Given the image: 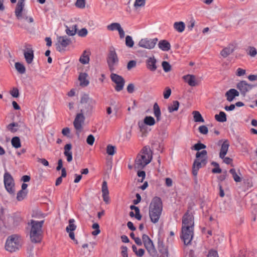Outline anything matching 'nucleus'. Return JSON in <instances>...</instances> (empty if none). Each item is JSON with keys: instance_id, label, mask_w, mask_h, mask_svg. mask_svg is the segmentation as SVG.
<instances>
[{"instance_id": "nucleus-1", "label": "nucleus", "mask_w": 257, "mask_h": 257, "mask_svg": "<svg viewBox=\"0 0 257 257\" xmlns=\"http://www.w3.org/2000/svg\"><path fill=\"white\" fill-rule=\"evenodd\" d=\"M194 220L193 214L188 210L182 218L181 239L185 245L190 244L194 235Z\"/></svg>"}, {"instance_id": "nucleus-13", "label": "nucleus", "mask_w": 257, "mask_h": 257, "mask_svg": "<svg viewBox=\"0 0 257 257\" xmlns=\"http://www.w3.org/2000/svg\"><path fill=\"white\" fill-rule=\"evenodd\" d=\"M236 87L241 95L245 96L247 92L252 89L253 85L247 83L245 81H241L237 83Z\"/></svg>"}, {"instance_id": "nucleus-59", "label": "nucleus", "mask_w": 257, "mask_h": 257, "mask_svg": "<svg viewBox=\"0 0 257 257\" xmlns=\"http://www.w3.org/2000/svg\"><path fill=\"white\" fill-rule=\"evenodd\" d=\"M171 93V90L169 88H167L166 91L164 92V97L165 99L168 98Z\"/></svg>"}, {"instance_id": "nucleus-2", "label": "nucleus", "mask_w": 257, "mask_h": 257, "mask_svg": "<svg viewBox=\"0 0 257 257\" xmlns=\"http://www.w3.org/2000/svg\"><path fill=\"white\" fill-rule=\"evenodd\" d=\"M152 154L150 147H144L136 157L135 163V169L141 170L149 164L152 160Z\"/></svg>"}, {"instance_id": "nucleus-60", "label": "nucleus", "mask_w": 257, "mask_h": 257, "mask_svg": "<svg viewBox=\"0 0 257 257\" xmlns=\"http://www.w3.org/2000/svg\"><path fill=\"white\" fill-rule=\"evenodd\" d=\"M244 184H245V187H246V188L247 189L251 188L253 186V183L251 181V180H249V179L246 180L245 181Z\"/></svg>"}, {"instance_id": "nucleus-4", "label": "nucleus", "mask_w": 257, "mask_h": 257, "mask_svg": "<svg viewBox=\"0 0 257 257\" xmlns=\"http://www.w3.org/2000/svg\"><path fill=\"white\" fill-rule=\"evenodd\" d=\"M44 220L35 221L31 220L28 225L30 227V237L31 241L33 243H39L42 239V227Z\"/></svg>"}, {"instance_id": "nucleus-19", "label": "nucleus", "mask_w": 257, "mask_h": 257, "mask_svg": "<svg viewBox=\"0 0 257 257\" xmlns=\"http://www.w3.org/2000/svg\"><path fill=\"white\" fill-rule=\"evenodd\" d=\"M72 145L71 144H66L64 148V155L66 157L67 161L70 162L72 161Z\"/></svg>"}, {"instance_id": "nucleus-17", "label": "nucleus", "mask_w": 257, "mask_h": 257, "mask_svg": "<svg viewBox=\"0 0 257 257\" xmlns=\"http://www.w3.org/2000/svg\"><path fill=\"white\" fill-rule=\"evenodd\" d=\"M26 61L28 64H31L34 59V51L30 47L26 48L24 52Z\"/></svg>"}, {"instance_id": "nucleus-14", "label": "nucleus", "mask_w": 257, "mask_h": 257, "mask_svg": "<svg viewBox=\"0 0 257 257\" xmlns=\"http://www.w3.org/2000/svg\"><path fill=\"white\" fill-rule=\"evenodd\" d=\"M26 0H19L15 9V15L17 19L20 21L23 20V11L25 6V2Z\"/></svg>"}, {"instance_id": "nucleus-38", "label": "nucleus", "mask_w": 257, "mask_h": 257, "mask_svg": "<svg viewBox=\"0 0 257 257\" xmlns=\"http://www.w3.org/2000/svg\"><path fill=\"white\" fill-rule=\"evenodd\" d=\"M12 145L16 148H20L21 147V142L19 138L18 137H14L12 140Z\"/></svg>"}, {"instance_id": "nucleus-25", "label": "nucleus", "mask_w": 257, "mask_h": 257, "mask_svg": "<svg viewBox=\"0 0 257 257\" xmlns=\"http://www.w3.org/2000/svg\"><path fill=\"white\" fill-rule=\"evenodd\" d=\"M88 75L86 73H81L79 74L78 79L80 81V85L85 87L89 84V81L87 79Z\"/></svg>"}, {"instance_id": "nucleus-32", "label": "nucleus", "mask_w": 257, "mask_h": 257, "mask_svg": "<svg viewBox=\"0 0 257 257\" xmlns=\"http://www.w3.org/2000/svg\"><path fill=\"white\" fill-rule=\"evenodd\" d=\"M215 118L217 121L220 122H225L227 120L226 115L223 111H220L219 114H215Z\"/></svg>"}, {"instance_id": "nucleus-23", "label": "nucleus", "mask_w": 257, "mask_h": 257, "mask_svg": "<svg viewBox=\"0 0 257 257\" xmlns=\"http://www.w3.org/2000/svg\"><path fill=\"white\" fill-rule=\"evenodd\" d=\"M229 146V143L227 140H225L222 143L219 153V157L221 159L224 158L226 155L228 148Z\"/></svg>"}, {"instance_id": "nucleus-45", "label": "nucleus", "mask_w": 257, "mask_h": 257, "mask_svg": "<svg viewBox=\"0 0 257 257\" xmlns=\"http://www.w3.org/2000/svg\"><path fill=\"white\" fill-rule=\"evenodd\" d=\"M92 228L93 229H95V230L92 232V234L93 235H97L98 234L100 230L99 229V224L97 223H95L92 225Z\"/></svg>"}, {"instance_id": "nucleus-31", "label": "nucleus", "mask_w": 257, "mask_h": 257, "mask_svg": "<svg viewBox=\"0 0 257 257\" xmlns=\"http://www.w3.org/2000/svg\"><path fill=\"white\" fill-rule=\"evenodd\" d=\"M179 106V102L177 100H175L168 106V109L169 112L172 113L174 111H177Z\"/></svg>"}, {"instance_id": "nucleus-30", "label": "nucleus", "mask_w": 257, "mask_h": 257, "mask_svg": "<svg viewBox=\"0 0 257 257\" xmlns=\"http://www.w3.org/2000/svg\"><path fill=\"white\" fill-rule=\"evenodd\" d=\"M66 28L65 32L69 36H74L76 33L77 30L76 25H73L69 27L66 26Z\"/></svg>"}, {"instance_id": "nucleus-58", "label": "nucleus", "mask_w": 257, "mask_h": 257, "mask_svg": "<svg viewBox=\"0 0 257 257\" xmlns=\"http://www.w3.org/2000/svg\"><path fill=\"white\" fill-rule=\"evenodd\" d=\"M245 70L238 68L236 70V74L238 76H243L245 74Z\"/></svg>"}, {"instance_id": "nucleus-36", "label": "nucleus", "mask_w": 257, "mask_h": 257, "mask_svg": "<svg viewBox=\"0 0 257 257\" xmlns=\"http://www.w3.org/2000/svg\"><path fill=\"white\" fill-rule=\"evenodd\" d=\"M15 65L16 70L20 74H24L25 73L26 68L23 64L20 62H16L15 63Z\"/></svg>"}, {"instance_id": "nucleus-21", "label": "nucleus", "mask_w": 257, "mask_h": 257, "mask_svg": "<svg viewBox=\"0 0 257 257\" xmlns=\"http://www.w3.org/2000/svg\"><path fill=\"white\" fill-rule=\"evenodd\" d=\"M183 78L191 86H195L198 84L196 77L193 75L188 74L184 76Z\"/></svg>"}, {"instance_id": "nucleus-40", "label": "nucleus", "mask_w": 257, "mask_h": 257, "mask_svg": "<svg viewBox=\"0 0 257 257\" xmlns=\"http://www.w3.org/2000/svg\"><path fill=\"white\" fill-rule=\"evenodd\" d=\"M229 172L232 174V177L234 180L236 182H239L241 181L240 177L236 174L235 170L234 169H231L229 170Z\"/></svg>"}, {"instance_id": "nucleus-51", "label": "nucleus", "mask_w": 257, "mask_h": 257, "mask_svg": "<svg viewBox=\"0 0 257 257\" xmlns=\"http://www.w3.org/2000/svg\"><path fill=\"white\" fill-rule=\"evenodd\" d=\"M207 257H219V256L217 251L211 249L209 251Z\"/></svg>"}, {"instance_id": "nucleus-61", "label": "nucleus", "mask_w": 257, "mask_h": 257, "mask_svg": "<svg viewBox=\"0 0 257 257\" xmlns=\"http://www.w3.org/2000/svg\"><path fill=\"white\" fill-rule=\"evenodd\" d=\"M11 95L14 97H18L19 95V90L17 88H14L11 92Z\"/></svg>"}, {"instance_id": "nucleus-49", "label": "nucleus", "mask_w": 257, "mask_h": 257, "mask_svg": "<svg viewBox=\"0 0 257 257\" xmlns=\"http://www.w3.org/2000/svg\"><path fill=\"white\" fill-rule=\"evenodd\" d=\"M206 146L202 143H198L196 144L194 146V149L197 151H199L201 149L206 148Z\"/></svg>"}, {"instance_id": "nucleus-33", "label": "nucleus", "mask_w": 257, "mask_h": 257, "mask_svg": "<svg viewBox=\"0 0 257 257\" xmlns=\"http://www.w3.org/2000/svg\"><path fill=\"white\" fill-rule=\"evenodd\" d=\"M194 120L195 122H204V119L201 113L198 111H194L192 112Z\"/></svg>"}, {"instance_id": "nucleus-50", "label": "nucleus", "mask_w": 257, "mask_h": 257, "mask_svg": "<svg viewBox=\"0 0 257 257\" xmlns=\"http://www.w3.org/2000/svg\"><path fill=\"white\" fill-rule=\"evenodd\" d=\"M146 0H136L134 3V7L135 8L143 7L145 4Z\"/></svg>"}, {"instance_id": "nucleus-56", "label": "nucleus", "mask_w": 257, "mask_h": 257, "mask_svg": "<svg viewBox=\"0 0 257 257\" xmlns=\"http://www.w3.org/2000/svg\"><path fill=\"white\" fill-rule=\"evenodd\" d=\"M121 255L123 257H128L127 255V248L125 246H122L121 247Z\"/></svg>"}, {"instance_id": "nucleus-7", "label": "nucleus", "mask_w": 257, "mask_h": 257, "mask_svg": "<svg viewBox=\"0 0 257 257\" xmlns=\"http://www.w3.org/2000/svg\"><path fill=\"white\" fill-rule=\"evenodd\" d=\"M4 181L7 191L12 195L15 194L14 181L12 175L8 172H6L4 176Z\"/></svg>"}, {"instance_id": "nucleus-22", "label": "nucleus", "mask_w": 257, "mask_h": 257, "mask_svg": "<svg viewBox=\"0 0 257 257\" xmlns=\"http://www.w3.org/2000/svg\"><path fill=\"white\" fill-rule=\"evenodd\" d=\"M239 93L235 89H230L225 93V96L226 97L227 100L231 102L236 96H238Z\"/></svg>"}, {"instance_id": "nucleus-64", "label": "nucleus", "mask_w": 257, "mask_h": 257, "mask_svg": "<svg viewBox=\"0 0 257 257\" xmlns=\"http://www.w3.org/2000/svg\"><path fill=\"white\" fill-rule=\"evenodd\" d=\"M137 174L139 177H142V180L141 182H143V180L145 179L146 177L145 172L144 171H138Z\"/></svg>"}, {"instance_id": "nucleus-42", "label": "nucleus", "mask_w": 257, "mask_h": 257, "mask_svg": "<svg viewBox=\"0 0 257 257\" xmlns=\"http://www.w3.org/2000/svg\"><path fill=\"white\" fill-rule=\"evenodd\" d=\"M159 250L162 254L168 256V249L162 243L159 244Z\"/></svg>"}, {"instance_id": "nucleus-26", "label": "nucleus", "mask_w": 257, "mask_h": 257, "mask_svg": "<svg viewBox=\"0 0 257 257\" xmlns=\"http://www.w3.org/2000/svg\"><path fill=\"white\" fill-rule=\"evenodd\" d=\"M153 112L157 121H160L161 119V112L159 105L156 102L153 105Z\"/></svg>"}, {"instance_id": "nucleus-48", "label": "nucleus", "mask_w": 257, "mask_h": 257, "mask_svg": "<svg viewBox=\"0 0 257 257\" xmlns=\"http://www.w3.org/2000/svg\"><path fill=\"white\" fill-rule=\"evenodd\" d=\"M199 132L203 134L206 135L208 132V129L205 125H201L198 128Z\"/></svg>"}, {"instance_id": "nucleus-28", "label": "nucleus", "mask_w": 257, "mask_h": 257, "mask_svg": "<svg viewBox=\"0 0 257 257\" xmlns=\"http://www.w3.org/2000/svg\"><path fill=\"white\" fill-rule=\"evenodd\" d=\"M197 159H202V162L203 165H205L207 163V151L203 150L200 152H197L196 154Z\"/></svg>"}, {"instance_id": "nucleus-47", "label": "nucleus", "mask_w": 257, "mask_h": 257, "mask_svg": "<svg viewBox=\"0 0 257 257\" xmlns=\"http://www.w3.org/2000/svg\"><path fill=\"white\" fill-rule=\"evenodd\" d=\"M75 6L79 8H84L85 6V0H77L75 3Z\"/></svg>"}, {"instance_id": "nucleus-20", "label": "nucleus", "mask_w": 257, "mask_h": 257, "mask_svg": "<svg viewBox=\"0 0 257 257\" xmlns=\"http://www.w3.org/2000/svg\"><path fill=\"white\" fill-rule=\"evenodd\" d=\"M234 49L235 46L232 44H230L221 51L220 54L223 57L226 58L231 54Z\"/></svg>"}, {"instance_id": "nucleus-11", "label": "nucleus", "mask_w": 257, "mask_h": 257, "mask_svg": "<svg viewBox=\"0 0 257 257\" xmlns=\"http://www.w3.org/2000/svg\"><path fill=\"white\" fill-rule=\"evenodd\" d=\"M158 40L157 38L152 39H143L139 42V46L144 48L152 49L155 47Z\"/></svg>"}, {"instance_id": "nucleus-63", "label": "nucleus", "mask_w": 257, "mask_h": 257, "mask_svg": "<svg viewBox=\"0 0 257 257\" xmlns=\"http://www.w3.org/2000/svg\"><path fill=\"white\" fill-rule=\"evenodd\" d=\"M134 85L132 83L129 84L127 86V91L128 93H132L134 91Z\"/></svg>"}, {"instance_id": "nucleus-53", "label": "nucleus", "mask_w": 257, "mask_h": 257, "mask_svg": "<svg viewBox=\"0 0 257 257\" xmlns=\"http://www.w3.org/2000/svg\"><path fill=\"white\" fill-rule=\"evenodd\" d=\"M94 136L92 135H90L87 138L86 142L88 145L92 146L94 143Z\"/></svg>"}, {"instance_id": "nucleus-46", "label": "nucleus", "mask_w": 257, "mask_h": 257, "mask_svg": "<svg viewBox=\"0 0 257 257\" xmlns=\"http://www.w3.org/2000/svg\"><path fill=\"white\" fill-rule=\"evenodd\" d=\"M106 152L109 155H113L115 153V147L111 145L107 146Z\"/></svg>"}, {"instance_id": "nucleus-10", "label": "nucleus", "mask_w": 257, "mask_h": 257, "mask_svg": "<svg viewBox=\"0 0 257 257\" xmlns=\"http://www.w3.org/2000/svg\"><path fill=\"white\" fill-rule=\"evenodd\" d=\"M71 43V40L66 36H59L57 37L56 49L59 52H63L67 46Z\"/></svg>"}, {"instance_id": "nucleus-3", "label": "nucleus", "mask_w": 257, "mask_h": 257, "mask_svg": "<svg viewBox=\"0 0 257 257\" xmlns=\"http://www.w3.org/2000/svg\"><path fill=\"white\" fill-rule=\"evenodd\" d=\"M162 210L163 205L161 198L158 197L154 198L149 206V216L153 223H156L159 221Z\"/></svg>"}, {"instance_id": "nucleus-6", "label": "nucleus", "mask_w": 257, "mask_h": 257, "mask_svg": "<svg viewBox=\"0 0 257 257\" xmlns=\"http://www.w3.org/2000/svg\"><path fill=\"white\" fill-rule=\"evenodd\" d=\"M107 63L110 71H113L115 66L118 63V58L114 47H111L109 49V52L107 57Z\"/></svg>"}, {"instance_id": "nucleus-44", "label": "nucleus", "mask_w": 257, "mask_h": 257, "mask_svg": "<svg viewBox=\"0 0 257 257\" xmlns=\"http://www.w3.org/2000/svg\"><path fill=\"white\" fill-rule=\"evenodd\" d=\"M202 166H204L202 162V159L200 160V159H196L194 163L193 167L194 168H196L197 169H199Z\"/></svg>"}, {"instance_id": "nucleus-24", "label": "nucleus", "mask_w": 257, "mask_h": 257, "mask_svg": "<svg viewBox=\"0 0 257 257\" xmlns=\"http://www.w3.org/2000/svg\"><path fill=\"white\" fill-rule=\"evenodd\" d=\"M158 45L159 48L163 51H168L171 49L170 43L166 40L160 41Z\"/></svg>"}, {"instance_id": "nucleus-57", "label": "nucleus", "mask_w": 257, "mask_h": 257, "mask_svg": "<svg viewBox=\"0 0 257 257\" xmlns=\"http://www.w3.org/2000/svg\"><path fill=\"white\" fill-rule=\"evenodd\" d=\"M87 30L85 28H82L78 32V35L81 37H85L87 35Z\"/></svg>"}, {"instance_id": "nucleus-8", "label": "nucleus", "mask_w": 257, "mask_h": 257, "mask_svg": "<svg viewBox=\"0 0 257 257\" xmlns=\"http://www.w3.org/2000/svg\"><path fill=\"white\" fill-rule=\"evenodd\" d=\"M142 240L149 253L152 256H155L157 251L152 240L149 236L146 234H143L142 236Z\"/></svg>"}, {"instance_id": "nucleus-39", "label": "nucleus", "mask_w": 257, "mask_h": 257, "mask_svg": "<svg viewBox=\"0 0 257 257\" xmlns=\"http://www.w3.org/2000/svg\"><path fill=\"white\" fill-rule=\"evenodd\" d=\"M28 193L27 191L20 190L17 194V199L18 201L23 200L27 196Z\"/></svg>"}, {"instance_id": "nucleus-43", "label": "nucleus", "mask_w": 257, "mask_h": 257, "mask_svg": "<svg viewBox=\"0 0 257 257\" xmlns=\"http://www.w3.org/2000/svg\"><path fill=\"white\" fill-rule=\"evenodd\" d=\"M164 71L165 72H168L171 70V66L167 61H163L162 64Z\"/></svg>"}, {"instance_id": "nucleus-9", "label": "nucleus", "mask_w": 257, "mask_h": 257, "mask_svg": "<svg viewBox=\"0 0 257 257\" xmlns=\"http://www.w3.org/2000/svg\"><path fill=\"white\" fill-rule=\"evenodd\" d=\"M110 78L112 81L115 84L114 88L116 91L119 92L123 89L125 81L121 76L115 73H111Z\"/></svg>"}, {"instance_id": "nucleus-16", "label": "nucleus", "mask_w": 257, "mask_h": 257, "mask_svg": "<svg viewBox=\"0 0 257 257\" xmlns=\"http://www.w3.org/2000/svg\"><path fill=\"white\" fill-rule=\"evenodd\" d=\"M157 60L154 56L149 57L146 60L147 68L151 71H155L157 68L156 65Z\"/></svg>"}, {"instance_id": "nucleus-18", "label": "nucleus", "mask_w": 257, "mask_h": 257, "mask_svg": "<svg viewBox=\"0 0 257 257\" xmlns=\"http://www.w3.org/2000/svg\"><path fill=\"white\" fill-rule=\"evenodd\" d=\"M102 193L103 201L106 203H108L109 202V191L105 181H104L102 184Z\"/></svg>"}, {"instance_id": "nucleus-54", "label": "nucleus", "mask_w": 257, "mask_h": 257, "mask_svg": "<svg viewBox=\"0 0 257 257\" xmlns=\"http://www.w3.org/2000/svg\"><path fill=\"white\" fill-rule=\"evenodd\" d=\"M257 52L256 49L253 47L249 48V52L248 54L251 57H254L256 55Z\"/></svg>"}, {"instance_id": "nucleus-12", "label": "nucleus", "mask_w": 257, "mask_h": 257, "mask_svg": "<svg viewBox=\"0 0 257 257\" xmlns=\"http://www.w3.org/2000/svg\"><path fill=\"white\" fill-rule=\"evenodd\" d=\"M84 119L85 117L82 113H78L77 114L73 122V124L76 130V134L78 136L82 131V124L84 122Z\"/></svg>"}, {"instance_id": "nucleus-35", "label": "nucleus", "mask_w": 257, "mask_h": 257, "mask_svg": "<svg viewBox=\"0 0 257 257\" xmlns=\"http://www.w3.org/2000/svg\"><path fill=\"white\" fill-rule=\"evenodd\" d=\"M75 220L74 219H70L69 220V225L66 227L67 232L73 231L76 228V225L74 224Z\"/></svg>"}, {"instance_id": "nucleus-34", "label": "nucleus", "mask_w": 257, "mask_h": 257, "mask_svg": "<svg viewBox=\"0 0 257 257\" xmlns=\"http://www.w3.org/2000/svg\"><path fill=\"white\" fill-rule=\"evenodd\" d=\"M144 122L146 125L152 126L155 124L156 121L153 117L147 116L144 119Z\"/></svg>"}, {"instance_id": "nucleus-15", "label": "nucleus", "mask_w": 257, "mask_h": 257, "mask_svg": "<svg viewBox=\"0 0 257 257\" xmlns=\"http://www.w3.org/2000/svg\"><path fill=\"white\" fill-rule=\"evenodd\" d=\"M80 102L83 105L88 104L89 110H92L93 105L95 104V100L92 98H89L88 95L86 94H84L82 96Z\"/></svg>"}, {"instance_id": "nucleus-5", "label": "nucleus", "mask_w": 257, "mask_h": 257, "mask_svg": "<svg viewBox=\"0 0 257 257\" xmlns=\"http://www.w3.org/2000/svg\"><path fill=\"white\" fill-rule=\"evenodd\" d=\"M21 238L16 234L10 236L7 239L5 248L10 252H14L20 246Z\"/></svg>"}, {"instance_id": "nucleus-37", "label": "nucleus", "mask_w": 257, "mask_h": 257, "mask_svg": "<svg viewBox=\"0 0 257 257\" xmlns=\"http://www.w3.org/2000/svg\"><path fill=\"white\" fill-rule=\"evenodd\" d=\"M121 28L120 25L118 23H113L107 26V29L109 31H118Z\"/></svg>"}, {"instance_id": "nucleus-62", "label": "nucleus", "mask_w": 257, "mask_h": 257, "mask_svg": "<svg viewBox=\"0 0 257 257\" xmlns=\"http://www.w3.org/2000/svg\"><path fill=\"white\" fill-rule=\"evenodd\" d=\"M195 24V21L193 19H191V20L189 21V24L188 25V28L189 30L191 31L193 28L194 27Z\"/></svg>"}, {"instance_id": "nucleus-29", "label": "nucleus", "mask_w": 257, "mask_h": 257, "mask_svg": "<svg viewBox=\"0 0 257 257\" xmlns=\"http://www.w3.org/2000/svg\"><path fill=\"white\" fill-rule=\"evenodd\" d=\"M174 28L179 33H182L185 28V25L183 22H177L174 23Z\"/></svg>"}, {"instance_id": "nucleus-55", "label": "nucleus", "mask_w": 257, "mask_h": 257, "mask_svg": "<svg viewBox=\"0 0 257 257\" xmlns=\"http://www.w3.org/2000/svg\"><path fill=\"white\" fill-rule=\"evenodd\" d=\"M62 134L63 136H66L68 138H70V131L68 127H65L62 131Z\"/></svg>"}, {"instance_id": "nucleus-52", "label": "nucleus", "mask_w": 257, "mask_h": 257, "mask_svg": "<svg viewBox=\"0 0 257 257\" xmlns=\"http://www.w3.org/2000/svg\"><path fill=\"white\" fill-rule=\"evenodd\" d=\"M137 62L135 60L130 61L127 65V68L128 70H131L133 68H134L136 66Z\"/></svg>"}, {"instance_id": "nucleus-27", "label": "nucleus", "mask_w": 257, "mask_h": 257, "mask_svg": "<svg viewBox=\"0 0 257 257\" xmlns=\"http://www.w3.org/2000/svg\"><path fill=\"white\" fill-rule=\"evenodd\" d=\"M89 51L87 50L84 51L82 55L79 59V61L83 64H88L89 61Z\"/></svg>"}, {"instance_id": "nucleus-41", "label": "nucleus", "mask_w": 257, "mask_h": 257, "mask_svg": "<svg viewBox=\"0 0 257 257\" xmlns=\"http://www.w3.org/2000/svg\"><path fill=\"white\" fill-rule=\"evenodd\" d=\"M125 45L127 47L132 48L134 45V42L130 36H126L125 37Z\"/></svg>"}]
</instances>
